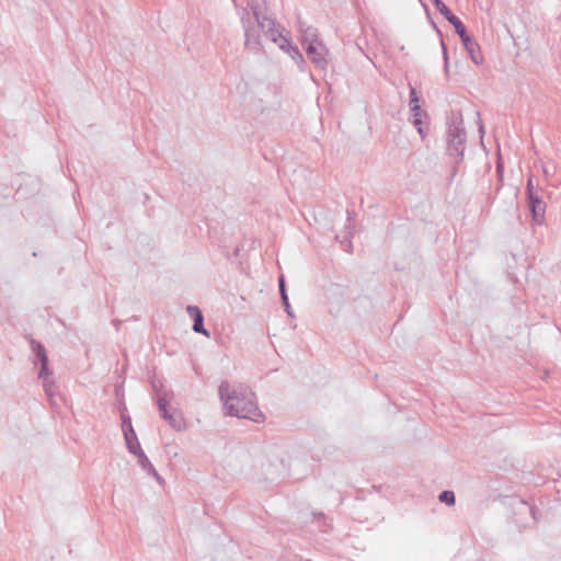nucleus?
<instances>
[{
    "mask_svg": "<svg viewBox=\"0 0 561 561\" xmlns=\"http://www.w3.org/2000/svg\"><path fill=\"white\" fill-rule=\"evenodd\" d=\"M530 207H531L535 219H537V216H538L537 209H539V211H542L541 202L538 199H534L531 194H530Z\"/></svg>",
    "mask_w": 561,
    "mask_h": 561,
    "instance_id": "obj_6",
    "label": "nucleus"
},
{
    "mask_svg": "<svg viewBox=\"0 0 561 561\" xmlns=\"http://www.w3.org/2000/svg\"><path fill=\"white\" fill-rule=\"evenodd\" d=\"M435 8L443 14L445 18L451 12L442 0H432Z\"/></svg>",
    "mask_w": 561,
    "mask_h": 561,
    "instance_id": "obj_5",
    "label": "nucleus"
},
{
    "mask_svg": "<svg viewBox=\"0 0 561 561\" xmlns=\"http://www.w3.org/2000/svg\"><path fill=\"white\" fill-rule=\"evenodd\" d=\"M307 55L313 62H318L321 59L320 54L316 51V48L312 45L308 47Z\"/></svg>",
    "mask_w": 561,
    "mask_h": 561,
    "instance_id": "obj_7",
    "label": "nucleus"
},
{
    "mask_svg": "<svg viewBox=\"0 0 561 561\" xmlns=\"http://www.w3.org/2000/svg\"><path fill=\"white\" fill-rule=\"evenodd\" d=\"M455 30L457 32V34L460 36L461 41H463L466 37H469L466 33V28L462 24V22L458 23L456 26H455Z\"/></svg>",
    "mask_w": 561,
    "mask_h": 561,
    "instance_id": "obj_9",
    "label": "nucleus"
},
{
    "mask_svg": "<svg viewBox=\"0 0 561 561\" xmlns=\"http://www.w3.org/2000/svg\"><path fill=\"white\" fill-rule=\"evenodd\" d=\"M188 313L194 318L193 330L197 333H203L208 336V332L204 329L203 325V314L197 307H188Z\"/></svg>",
    "mask_w": 561,
    "mask_h": 561,
    "instance_id": "obj_3",
    "label": "nucleus"
},
{
    "mask_svg": "<svg viewBox=\"0 0 561 561\" xmlns=\"http://www.w3.org/2000/svg\"><path fill=\"white\" fill-rule=\"evenodd\" d=\"M446 20L455 27L461 21L451 12L446 16Z\"/></svg>",
    "mask_w": 561,
    "mask_h": 561,
    "instance_id": "obj_11",
    "label": "nucleus"
},
{
    "mask_svg": "<svg viewBox=\"0 0 561 561\" xmlns=\"http://www.w3.org/2000/svg\"><path fill=\"white\" fill-rule=\"evenodd\" d=\"M279 285H280V289H282V291H283V297H284V299H286V296H285V294H284V284H283V279H280Z\"/></svg>",
    "mask_w": 561,
    "mask_h": 561,
    "instance_id": "obj_12",
    "label": "nucleus"
},
{
    "mask_svg": "<svg viewBox=\"0 0 561 561\" xmlns=\"http://www.w3.org/2000/svg\"><path fill=\"white\" fill-rule=\"evenodd\" d=\"M160 408L163 411V416L167 417L168 415H167V411H165L164 407L161 404Z\"/></svg>",
    "mask_w": 561,
    "mask_h": 561,
    "instance_id": "obj_13",
    "label": "nucleus"
},
{
    "mask_svg": "<svg viewBox=\"0 0 561 561\" xmlns=\"http://www.w3.org/2000/svg\"><path fill=\"white\" fill-rule=\"evenodd\" d=\"M439 500L448 505H453L455 503V495L451 491H444L440 493Z\"/></svg>",
    "mask_w": 561,
    "mask_h": 561,
    "instance_id": "obj_4",
    "label": "nucleus"
},
{
    "mask_svg": "<svg viewBox=\"0 0 561 561\" xmlns=\"http://www.w3.org/2000/svg\"><path fill=\"white\" fill-rule=\"evenodd\" d=\"M466 49L468 50L469 55L471 56V59L476 64H481L483 60L482 54L480 51L479 45L476 42H472L470 37H466L462 41Z\"/></svg>",
    "mask_w": 561,
    "mask_h": 561,
    "instance_id": "obj_2",
    "label": "nucleus"
},
{
    "mask_svg": "<svg viewBox=\"0 0 561 561\" xmlns=\"http://www.w3.org/2000/svg\"><path fill=\"white\" fill-rule=\"evenodd\" d=\"M37 355L41 357L43 371H44L47 367L48 359H47L44 348L41 345L37 346Z\"/></svg>",
    "mask_w": 561,
    "mask_h": 561,
    "instance_id": "obj_8",
    "label": "nucleus"
},
{
    "mask_svg": "<svg viewBox=\"0 0 561 561\" xmlns=\"http://www.w3.org/2000/svg\"><path fill=\"white\" fill-rule=\"evenodd\" d=\"M421 121L419 118H415V125H420Z\"/></svg>",
    "mask_w": 561,
    "mask_h": 561,
    "instance_id": "obj_14",
    "label": "nucleus"
},
{
    "mask_svg": "<svg viewBox=\"0 0 561 561\" xmlns=\"http://www.w3.org/2000/svg\"><path fill=\"white\" fill-rule=\"evenodd\" d=\"M219 392L231 415L250 419L254 422L263 420V414L255 404L254 393L248 388L222 382Z\"/></svg>",
    "mask_w": 561,
    "mask_h": 561,
    "instance_id": "obj_1",
    "label": "nucleus"
},
{
    "mask_svg": "<svg viewBox=\"0 0 561 561\" xmlns=\"http://www.w3.org/2000/svg\"><path fill=\"white\" fill-rule=\"evenodd\" d=\"M411 95H412V100H411V108L413 112H419L420 111V106H419V100L416 98V93L414 90H412L411 92Z\"/></svg>",
    "mask_w": 561,
    "mask_h": 561,
    "instance_id": "obj_10",
    "label": "nucleus"
}]
</instances>
